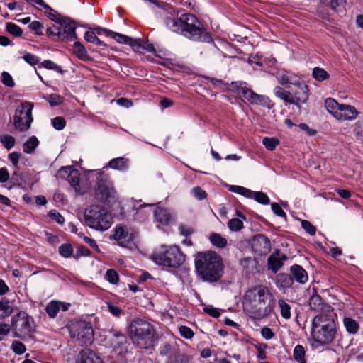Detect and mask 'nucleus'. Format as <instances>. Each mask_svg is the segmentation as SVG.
Masks as SVG:
<instances>
[{"label": "nucleus", "mask_w": 363, "mask_h": 363, "mask_svg": "<svg viewBox=\"0 0 363 363\" xmlns=\"http://www.w3.org/2000/svg\"><path fill=\"white\" fill-rule=\"evenodd\" d=\"M273 298V294L267 286L262 284L255 286L244 294V311L252 319H262L270 313V303Z\"/></svg>", "instance_id": "obj_1"}, {"label": "nucleus", "mask_w": 363, "mask_h": 363, "mask_svg": "<svg viewBox=\"0 0 363 363\" xmlns=\"http://www.w3.org/2000/svg\"><path fill=\"white\" fill-rule=\"evenodd\" d=\"M194 264L196 277L203 282L217 283L223 277L225 267L223 258L214 251L199 252Z\"/></svg>", "instance_id": "obj_2"}, {"label": "nucleus", "mask_w": 363, "mask_h": 363, "mask_svg": "<svg viewBox=\"0 0 363 363\" xmlns=\"http://www.w3.org/2000/svg\"><path fill=\"white\" fill-rule=\"evenodd\" d=\"M335 316L317 315L313 318L311 340L313 350H322L335 340L337 333Z\"/></svg>", "instance_id": "obj_3"}, {"label": "nucleus", "mask_w": 363, "mask_h": 363, "mask_svg": "<svg viewBox=\"0 0 363 363\" xmlns=\"http://www.w3.org/2000/svg\"><path fill=\"white\" fill-rule=\"evenodd\" d=\"M128 335L134 345L143 349H148L153 345L157 333L152 324L138 318L129 325Z\"/></svg>", "instance_id": "obj_4"}, {"label": "nucleus", "mask_w": 363, "mask_h": 363, "mask_svg": "<svg viewBox=\"0 0 363 363\" xmlns=\"http://www.w3.org/2000/svg\"><path fill=\"white\" fill-rule=\"evenodd\" d=\"M156 264L169 268H177L185 262V255L177 245H162L150 257Z\"/></svg>", "instance_id": "obj_5"}, {"label": "nucleus", "mask_w": 363, "mask_h": 363, "mask_svg": "<svg viewBox=\"0 0 363 363\" xmlns=\"http://www.w3.org/2000/svg\"><path fill=\"white\" fill-rule=\"evenodd\" d=\"M84 216L86 225L96 230H106L113 223L111 214L101 206H90Z\"/></svg>", "instance_id": "obj_6"}, {"label": "nucleus", "mask_w": 363, "mask_h": 363, "mask_svg": "<svg viewBox=\"0 0 363 363\" xmlns=\"http://www.w3.org/2000/svg\"><path fill=\"white\" fill-rule=\"evenodd\" d=\"M11 328L13 337L24 340L31 337L35 332V320L26 312L20 311L12 318Z\"/></svg>", "instance_id": "obj_7"}, {"label": "nucleus", "mask_w": 363, "mask_h": 363, "mask_svg": "<svg viewBox=\"0 0 363 363\" xmlns=\"http://www.w3.org/2000/svg\"><path fill=\"white\" fill-rule=\"evenodd\" d=\"M33 104L29 101H23L17 107L13 116V124L18 130L26 132L30 129L33 121Z\"/></svg>", "instance_id": "obj_8"}, {"label": "nucleus", "mask_w": 363, "mask_h": 363, "mask_svg": "<svg viewBox=\"0 0 363 363\" xmlns=\"http://www.w3.org/2000/svg\"><path fill=\"white\" fill-rule=\"evenodd\" d=\"M70 335L73 338H77L82 346H87L91 344L94 339V330L90 323L79 321L70 328Z\"/></svg>", "instance_id": "obj_9"}, {"label": "nucleus", "mask_w": 363, "mask_h": 363, "mask_svg": "<svg viewBox=\"0 0 363 363\" xmlns=\"http://www.w3.org/2000/svg\"><path fill=\"white\" fill-rule=\"evenodd\" d=\"M97 172L98 182L96 188V196L103 201H107L108 198L113 196L115 191L113 182L111 181L108 175L104 174L101 170H94Z\"/></svg>", "instance_id": "obj_10"}, {"label": "nucleus", "mask_w": 363, "mask_h": 363, "mask_svg": "<svg viewBox=\"0 0 363 363\" xmlns=\"http://www.w3.org/2000/svg\"><path fill=\"white\" fill-rule=\"evenodd\" d=\"M294 87L291 89L290 104H294L300 107L301 104H305L309 98V90L308 86L299 79H295Z\"/></svg>", "instance_id": "obj_11"}, {"label": "nucleus", "mask_w": 363, "mask_h": 363, "mask_svg": "<svg viewBox=\"0 0 363 363\" xmlns=\"http://www.w3.org/2000/svg\"><path fill=\"white\" fill-rule=\"evenodd\" d=\"M228 190L231 192L240 194L247 199H254L257 202L262 205H268L270 199L268 196L262 191H253L241 186L230 185Z\"/></svg>", "instance_id": "obj_12"}, {"label": "nucleus", "mask_w": 363, "mask_h": 363, "mask_svg": "<svg viewBox=\"0 0 363 363\" xmlns=\"http://www.w3.org/2000/svg\"><path fill=\"white\" fill-rule=\"evenodd\" d=\"M57 177L65 179L69 184L73 187L76 193H81V187L79 184L80 173L72 167H62L57 172Z\"/></svg>", "instance_id": "obj_13"}, {"label": "nucleus", "mask_w": 363, "mask_h": 363, "mask_svg": "<svg viewBox=\"0 0 363 363\" xmlns=\"http://www.w3.org/2000/svg\"><path fill=\"white\" fill-rule=\"evenodd\" d=\"M309 306L311 310L320 312L319 315H335L333 308L325 303L318 294H314L310 298Z\"/></svg>", "instance_id": "obj_14"}, {"label": "nucleus", "mask_w": 363, "mask_h": 363, "mask_svg": "<svg viewBox=\"0 0 363 363\" xmlns=\"http://www.w3.org/2000/svg\"><path fill=\"white\" fill-rule=\"evenodd\" d=\"M113 238L118 244L122 247H128L130 245L135 238L133 233H129L126 226L118 225L114 229Z\"/></svg>", "instance_id": "obj_15"}, {"label": "nucleus", "mask_w": 363, "mask_h": 363, "mask_svg": "<svg viewBox=\"0 0 363 363\" xmlns=\"http://www.w3.org/2000/svg\"><path fill=\"white\" fill-rule=\"evenodd\" d=\"M243 97L252 104L261 105L267 108L271 106V101L264 95H259L246 86L241 88Z\"/></svg>", "instance_id": "obj_16"}, {"label": "nucleus", "mask_w": 363, "mask_h": 363, "mask_svg": "<svg viewBox=\"0 0 363 363\" xmlns=\"http://www.w3.org/2000/svg\"><path fill=\"white\" fill-rule=\"evenodd\" d=\"M253 250L259 255H265L271 250L270 240L263 234H259L254 238Z\"/></svg>", "instance_id": "obj_17"}, {"label": "nucleus", "mask_w": 363, "mask_h": 363, "mask_svg": "<svg viewBox=\"0 0 363 363\" xmlns=\"http://www.w3.org/2000/svg\"><path fill=\"white\" fill-rule=\"evenodd\" d=\"M160 354L162 356H169L167 363H176L179 357V351L176 345H172L169 342H164L160 347Z\"/></svg>", "instance_id": "obj_18"}, {"label": "nucleus", "mask_w": 363, "mask_h": 363, "mask_svg": "<svg viewBox=\"0 0 363 363\" xmlns=\"http://www.w3.org/2000/svg\"><path fill=\"white\" fill-rule=\"evenodd\" d=\"M154 216L158 228L169 225L173 220L171 212L167 208H156L154 212Z\"/></svg>", "instance_id": "obj_19"}, {"label": "nucleus", "mask_w": 363, "mask_h": 363, "mask_svg": "<svg viewBox=\"0 0 363 363\" xmlns=\"http://www.w3.org/2000/svg\"><path fill=\"white\" fill-rule=\"evenodd\" d=\"M62 25V36L61 39H67V40H73L77 39L76 35V26L74 22L69 20L66 19L62 21L59 22Z\"/></svg>", "instance_id": "obj_20"}, {"label": "nucleus", "mask_w": 363, "mask_h": 363, "mask_svg": "<svg viewBox=\"0 0 363 363\" xmlns=\"http://www.w3.org/2000/svg\"><path fill=\"white\" fill-rule=\"evenodd\" d=\"M339 111L337 114L336 119L340 121H353L354 120L359 112L351 105L341 104Z\"/></svg>", "instance_id": "obj_21"}, {"label": "nucleus", "mask_w": 363, "mask_h": 363, "mask_svg": "<svg viewBox=\"0 0 363 363\" xmlns=\"http://www.w3.org/2000/svg\"><path fill=\"white\" fill-rule=\"evenodd\" d=\"M70 306L69 303L61 302L58 301H51L49 302L45 308V311L50 318H54L57 316L60 310L66 311Z\"/></svg>", "instance_id": "obj_22"}, {"label": "nucleus", "mask_w": 363, "mask_h": 363, "mask_svg": "<svg viewBox=\"0 0 363 363\" xmlns=\"http://www.w3.org/2000/svg\"><path fill=\"white\" fill-rule=\"evenodd\" d=\"M76 363H104V362L94 352L86 349L80 352Z\"/></svg>", "instance_id": "obj_23"}, {"label": "nucleus", "mask_w": 363, "mask_h": 363, "mask_svg": "<svg viewBox=\"0 0 363 363\" xmlns=\"http://www.w3.org/2000/svg\"><path fill=\"white\" fill-rule=\"evenodd\" d=\"M291 272L294 279L299 284L307 282L308 277L306 271L300 265L294 264L291 267Z\"/></svg>", "instance_id": "obj_24"}, {"label": "nucleus", "mask_w": 363, "mask_h": 363, "mask_svg": "<svg viewBox=\"0 0 363 363\" xmlns=\"http://www.w3.org/2000/svg\"><path fill=\"white\" fill-rule=\"evenodd\" d=\"M108 166L118 171H126L129 167V160L124 157H118L111 160L108 163Z\"/></svg>", "instance_id": "obj_25"}, {"label": "nucleus", "mask_w": 363, "mask_h": 363, "mask_svg": "<svg viewBox=\"0 0 363 363\" xmlns=\"http://www.w3.org/2000/svg\"><path fill=\"white\" fill-rule=\"evenodd\" d=\"M268 269L274 273H277L282 267L283 263L279 257V250H275L269 257L267 260Z\"/></svg>", "instance_id": "obj_26"}, {"label": "nucleus", "mask_w": 363, "mask_h": 363, "mask_svg": "<svg viewBox=\"0 0 363 363\" xmlns=\"http://www.w3.org/2000/svg\"><path fill=\"white\" fill-rule=\"evenodd\" d=\"M240 264L246 274L254 273L257 269V262L252 257H245L240 260Z\"/></svg>", "instance_id": "obj_27"}, {"label": "nucleus", "mask_w": 363, "mask_h": 363, "mask_svg": "<svg viewBox=\"0 0 363 363\" xmlns=\"http://www.w3.org/2000/svg\"><path fill=\"white\" fill-rule=\"evenodd\" d=\"M341 104H338L336 100L332 98H328L325 101V106L326 110L333 115L335 118L339 111Z\"/></svg>", "instance_id": "obj_28"}, {"label": "nucleus", "mask_w": 363, "mask_h": 363, "mask_svg": "<svg viewBox=\"0 0 363 363\" xmlns=\"http://www.w3.org/2000/svg\"><path fill=\"white\" fill-rule=\"evenodd\" d=\"M39 145L38 138L33 135L23 144V151L26 154H32Z\"/></svg>", "instance_id": "obj_29"}, {"label": "nucleus", "mask_w": 363, "mask_h": 363, "mask_svg": "<svg viewBox=\"0 0 363 363\" xmlns=\"http://www.w3.org/2000/svg\"><path fill=\"white\" fill-rule=\"evenodd\" d=\"M343 325L346 328V330L350 334H356L357 333L359 325L358 323L350 317H345L343 318Z\"/></svg>", "instance_id": "obj_30"}, {"label": "nucleus", "mask_w": 363, "mask_h": 363, "mask_svg": "<svg viewBox=\"0 0 363 363\" xmlns=\"http://www.w3.org/2000/svg\"><path fill=\"white\" fill-rule=\"evenodd\" d=\"M73 53L80 60H86L89 55L84 46L79 42H75L72 48Z\"/></svg>", "instance_id": "obj_31"}, {"label": "nucleus", "mask_w": 363, "mask_h": 363, "mask_svg": "<svg viewBox=\"0 0 363 363\" xmlns=\"http://www.w3.org/2000/svg\"><path fill=\"white\" fill-rule=\"evenodd\" d=\"M209 240L211 244L218 248H223L228 244L227 240L216 233H211L209 236Z\"/></svg>", "instance_id": "obj_32"}, {"label": "nucleus", "mask_w": 363, "mask_h": 363, "mask_svg": "<svg viewBox=\"0 0 363 363\" xmlns=\"http://www.w3.org/2000/svg\"><path fill=\"white\" fill-rule=\"evenodd\" d=\"M306 350L303 346L297 345L293 351V357L298 363H306L305 359Z\"/></svg>", "instance_id": "obj_33"}, {"label": "nucleus", "mask_w": 363, "mask_h": 363, "mask_svg": "<svg viewBox=\"0 0 363 363\" xmlns=\"http://www.w3.org/2000/svg\"><path fill=\"white\" fill-rule=\"evenodd\" d=\"M312 75L318 82H323L330 77V74L324 69L318 67L313 69Z\"/></svg>", "instance_id": "obj_34"}, {"label": "nucleus", "mask_w": 363, "mask_h": 363, "mask_svg": "<svg viewBox=\"0 0 363 363\" xmlns=\"http://www.w3.org/2000/svg\"><path fill=\"white\" fill-rule=\"evenodd\" d=\"M274 93L277 97L279 98L280 99H281L289 104L290 103V97H291V91H286V90L284 89L283 88H281V86H277L274 89Z\"/></svg>", "instance_id": "obj_35"}, {"label": "nucleus", "mask_w": 363, "mask_h": 363, "mask_svg": "<svg viewBox=\"0 0 363 363\" xmlns=\"http://www.w3.org/2000/svg\"><path fill=\"white\" fill-rule=\"evenodd\" d=\"M278 305L280 308L281 315L284 319H289L291 318V306L284 300L280 299L278 301Z\"/></svg>", "instance_id": "obj_36"}, {"label": "nucleus", "mask_w": 363, "mask_h": 363, "mask_svg": "<svg viewBox=\"0 0 363 363\" xmlns=\"http://www.w3.org/2000/svg\"><path fill=\"white\" fill-rule=\"evenodd\" d=\"M104 31L107 33V35L111 36V38L115 39L118 43H124L127 45L128 43H130L131 42L130 37H128L123 34L117 33L109 30H104Z\"/></svg>", "instance_id": "obj_37"}, {"label": "nucleus", "mask_w": 363, "mask_h": 363, "mask_svg": "<svg viewBox=\"0 0 363 363\" xmlns=\"http://www.w3.org/2000/svg\"><path fill=\"white\" fill-rule=\"evenodd\" d=\"M262 144L265 148L269 151L275 150L277 146L279 144V140L274 137H264L262 139Z\"/></svg>", "instance_id": "obj_38"}, {"label": "nucleus", "mask_w": 363, "mask_h": 363, "mask_svg": "<svg viewBox=\"0 0 363 363\" xmlns=\"http://www.w3.org/2000/svg\"><path fill=\"white\" fill-rule=\"evenodd\" d=\"M6 30L9 34L15 37H20L23 33L22 29L18 26L11 22L6 23Z\"/></svg>", "instance_id": "obj_39"}, {"label": "nucleus", "mask_w": 363, "mask_h": 363, "mask_svg": "<svg viewBox=\"0 0 363 363\" xmlns=\"http://www.w3.org/2000/svg\"><path fill=\"white\" fill-rule=\"evenodd\" d=\"M40 67H43L47 69L55 70L57 73H60V74L63 73V70H62V67L60 66H59L58 65H57L53 61L50 60H46L43 61L40 64Z\"/></svg>", "instance_id": "obj_40"}, {"label": "nucleus", "mask_w": 363, "mask_h": 363, "mask_svg": "<svg viewBox=\"0 0 363 363\" xmlns=\"http://www.w3.org/2000/svg\"><path fill=\"white\" fill-rule=\"evenodd\" d=\"M295 79H298L297 77L291 74H282L279 77V82L289 89L294 84Z\"/></svg>", "instance_id": "obj_41"}, {"label": "nucleus", "mask_w": 363, "mask_h": 363, "mask_svg": "<svg viewBox=\"0 0 363 363\" xmlns=\"http://www.w3.org/2000/svg\"><path fill=\"white\" fill-rule=\"evenodd\" d=\"M58 251L62 257L68 258L73 254V247L70 244L65 243L59 247Z\"/></svg>", "instance_id": "obj_42"}, {"label": "nucleus", "mask_w": 363, "mask_h": 363, "mask_svg": "<svg viewBox=\"0 0 363 363\" xmlns=\"http://www.w3.org/2000/svg\"><path fill=\"white\" fill-rule=\"evenodd\" d=\"M16 140L12 135L6 134L1 136V144L8 150L13 148L15 145Z\"/></svg>", "instance_id": "obj_43"}, {"label": "nucleus", "mask_w": 363, "mask_h": 363, "mask_svg": "<svg viewBox=\"0 0 363 363\" xmlns=\"http://www.w3.org/2000/svg\"><path fill=\"white\" fill-rule=\"evenodd\" d=\"M1 83L9 88H13L16 85L12 76L7 72H1Z\"/></svg>", "instance_id": "obj_44"}, {"label": "nucleus", "mask_w": 363, "mask_h": 363, "mask_svg": "<svg viewBox=\"0 0 363 363\" xmlns=\"http://www.w3.org/2000/svg\"><path fill=\"white\" fill-rule=\"evenodd\" d=\"M11 348L13 352L18 355L23 354L26 350L25 345L18 340H14L12 342Z\"/></svg>", "instance_id": "obj_45"}, {"label": "nucleus", "mask_w": 363, "mask_h": 363, "mask_svg": "<svg viewBox=\"0 0 363 363\" xmlns=\"http://www.w3.org/2000/svg\"><path fill=\"white\" fill-rule=\"evenodd\" d=\"M228 226L231 231H239L243 228V223L238 218H232L228 222Z\"/></svg>", "instance_id": "obj_46"}, {"label": "nucleus", "mask_w": 363, "mask_h": 363, "mask_svg": "<svg viewBox=\"0 0 363 363\" xmlns=\"http://www.w3.org/2000/svg\"><path fill=\"white\" fill-rule=\"evenodd\" d=\"M106 279L112 284H116L119 281V277L117 272L113 269H109L106 273Z\"/></svg>", "instance_id": "obj_47"}, {"label": "nucleus", "mask_w": 363, "mask_h": 363, "mask_svg": "<svg viewBox=\"0 0 363 363\" xmlns=\"http://www.w3.org/2000/svg\"><path fill=\"white\" fill-rule=\"evenodd\" d=\"M179 333L182 337L187 340L191 339L194 335V333L192 329L186 325L179 326Z\"/></svg>", "instance_id": "obj_48"}, {"label": "nucleus", "mask_w": 363, "mask_h": 363, "mask_svg": "<svg viewBox=\"0 0 363 363\" xmlns=\"http://www.w3.org/2000/svg\"><path fill=\"white\" fill-rule=\"evenodd\" d=\"M1 312L8 316L13 312L12 303L6 298H1Z\"/></svg>", "instance_id": "obj_49"}, {"label": "nucleus", "mask_w": 363, "mask_h": 363, "mask_svg": "<svg viewBox=\"0 0 363 363\" xmlns=\"http://www.w3.org/2000/svg\"><path fill=\"white\" fill-rule=\"evenodd\" d=\"M28 28L32 31H34L37 35H43V25L40 21H33L30 22L28 25Z\"/></svg>", "instance_id": "obj_50"}, {"label": "nucleus", "mask_w": 363, "mask_h": 363, "mask_svg": "<svg viewBox=\"0 0 363 363\" xmlns=\"http://www.w3.org/2000/svg\"><path fill=\"white\" fill-rule=\"evenodd\" d=\"M45 99L52 106L60 105L62 102V98L57 94H50L45 97Z\"/></svg>", "instance_id": "obj_51"}, {"label": "nucleus", "mask_w": 363, "mask_h": 363, "mask_svg": "<svg viewBox=\"0 0 363 363\" xmlns=\"http://www.w3.org/2000/svg\"><path fill=\"white\" fill-rule=\"evenodd\" d=\"M53 128L57 130H62L66 125V121L63 117L57 116L52 120Z\"/></svg>", "instance_id": "obj_52"}, {"label": "nucleus", "mask_w": 363, "mask_h": 363, "mask_svg": "<svg viewBox=\"0 0 363 363\" xmlns=\"http://www.w3.org/2000/svg\"><path fill=\"white\" fill-rule=\"evenodd\" d=\"M23 59L30 65H35L40 62V58L32 53L26 52L23 56Z\"/></svg>", "instance_id": "obj_53"}, {"label": "nucleus", "mask_w": 363, "mask_h": 363, "mask_svg": "<svg viewBox=\"0 0 363 363\" xmlns=\"http://www.w3.org/2000/svg\"><path fill=\"white\" fill-rule=\"evenodd\" d=\"M46 34L48 36H57L61 39V36L62 35V28L57 26L53 25L52 26L47 28Z\"/></svg>", "instance_id": "obj_54"}, {"label": "nucleus", "mask_w": 363, "mask_h": 363, "mask_svg": "<svg viewBox=\"0 0 363 363\" xmlns=\"http://www.w3.org/2000/svg\"><path fill=\"white\" fill-rule=\"evenodd\" d=\"M257 350V357L259 359H264L267 357L266 349L267 345L264 343H261L255 345Z\"/></svg>", "instance_id": "obj_55"}, {"label": "nucleus", "mask_w": 363, "mask_h": 363, "mask_svg": "<svg viewBox=\"0 0 363 363\" xmlns=\"http://www.w3.org/2000/svg\"><path fill=\"white\" fill-rule=\"evenodd\" d=\"M260 333L262 337L266 340H269L274 337V332L269 327H264L261 329Z\"/></svg>", "instance_id": "obj_56"}, {"label": "nucleus", "mask_w": 363, "mask_h": 363, "mask_svg": "<svg viewBox=\"0 0 363 363\" xmlns=\"http://www.w3.org/2000/svg\"><path fill=\"white\" fill-rule=\"evenodd\" d=\"M203 311L213 318H218L220 315V313L218 308L213 307V306L208 305L203 308Z\"/></svg>", "instance_id": "obj_57"}, {"label": "nucleus", "mask_w": 363, "mask_h": 363, "mask_svg": "<svg viewBox=\"0 0 363 363\" xmlns=\"http://www.w3.org/2000/svg\"><path fill=\"white\" fill-rule=\"evenodd\" d=\"M49 217L55 220L58 224H63L65 223L64 217L56 210H51L48 213Z\"/></svg>", "instance_id": "obj_58"}, {"label": "nucleus", "mask_w": 363, "mask_h": 363, "mask_svg": "<svg viewBox=\"0 0 363 363\" xmlns=\"http://www.w3.org/2000/svg\"><path fill=\"white\" fill-rule=\"evenodd\" d=\"M192 194L196 199L200 201L206 199L207 196L206 191L199 186H196L192 189Z\"/></svg>", "instance_id": "obj_59"}, {"label": "nucleus", "mask_w": 363, "mask_h": 363, "mask_svg": "<svg viewBox=\"0 0 363 363\" xmlns=\"http://www.w3.org/2000/svg\"><path fill=\"white\" fill-rule=\"evenodd\" d=\"M301 227L310 235H314L315 234V231H316L315 228L309 221L303 220L301 222Z\"/></svg>", "instance_id": "obj_60"}, {"label": "nucleus", "mask_w": 363, "mask_h": 363, "mask_svg": "<svg viewBox=\"0 0 363 363\" xmlns=\"http://www.w3.org/2000/svg\"><path fill=\"white\" fill-rule=\"evenodd\" d=\"M271 208H272L273 213L275 215H277L279 217H281V218H286V215L285 212L283 211V209L281 208V206L278 203H272Z\"/></svg>", "instance_id": "obj_61"}, {"label": "nucleus", "mask_w": 363, "mask_h": 363, "mask_svg": "<svg viewBox=\"0 0 363 363\" xmlns=\"http://www.w3.org/2000/svg\"><path fill=\"white\" fill-rule=\"evenodd\" d=\"M108 310L114 316L119 317L123 313L122 310L117 306L111 303H108Z\"/></svg>", "instance_id": "obj_62"}, {"label": "nucleus", "mask_w": 363, "mask_h": 363, "mask_svg": "<svg viewBox=\"0 0 363 363\" xmlns=\"http://www.w3.org/2000/svg\"><path fill=\"white\" fill-rule=\"evenodd\" d=\"M20 155V153L18 152H13L9 154V160L15 167H18Z\"/></svg>", "instance_id": "obj_63"}, {"label": "nucleus", "mask_w": 363, "mask_h": 363, "mask_svg": "<svg viewBox=\"0 0 363 363\" xmlns=\"http://www.w3.org/2000/svg\"><path fill=\"white\" fill-rule=\"evenodd\" d=\"M179 230L181 235L187 237L193 233L194 230L191 228L188 227L184 225H180L179 227Z\"/></svg>", "instance_id": "obj_64"}]
</instances>
